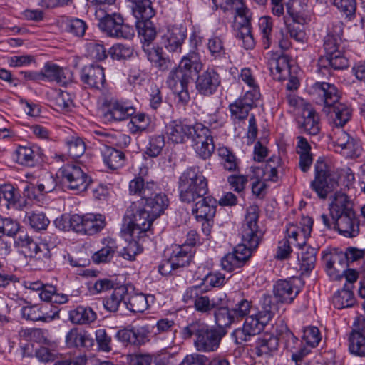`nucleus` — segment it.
Returning <instances> with one entry per match:
<instances>
[{"instance_id":"28","label":"nucleus","mask_w":365,"mask_h":365,"mask_svg":"<svg viewBox=\"0 0 365 365\" xmlns=\"http://www.w3.org/2000/svg\"><path fill=\"white\" fill-rule=\"evenodd\" d=\"M269 67L273 78L282 81L289 76L290 65L287 56L280 55L276 58H272L269 61Z\"/></svg>"},{"instance_id":"6","label":"nucleus","mask_w":365,"mask_h":365,"mask_svg":"<svg viewBox=\"0 0 365 365\" xmlns=\"http://www.w3.org/2000/svg\"><path fill=\"white\" fill-rule=\"evenodd\" d=\"M95 16L98 21L99 29L109 36L130 39L134 36L133 29L123 24V19L120 14H109L106 8H98L96 10Z\"/></svg>"},{"instance_id":"26","label":"nucleus","mask_w":365,"mask_h":365,"mask_svg":"<svg viewBox=\"0 0 365 365\" xmlns=\"http://www.w3.org/2000/svg\"><path fill=\"white\" fill-rule=\"evenodd\" d=\"M157 190L158 186L154 182H145L142 177L135 178L129 184L130 192L140 197V202L155 194Z\"/></svg>"},{"instance_id":"31","label":"nucleus","mask_w":365,"mask_h":365,"mask_svg":"<svg viewBox=\"0 0 365 365\" xmlns=\"http://www.w3.org/2000/svg\"><path fill=\"white\" fill-rule=\"evenodd\" d=\"M302 120L301 128L309 135H317L320 130L319 118L316 111L311 107H307L302 113Z\"/></svg>"},{"instance_id":"32","label":"nucleus","mask_w":365,"mask_h":365,"mask_svg":"<svg viewBox=\"0 0 365 365\" xmlns=\"http://www.w3.org/2000/svg\"><path fill=\"white\" fill-rule=\"evenodd\" d=\"M103 162L111 170H117L125 163V157L123 151L105 145L101 150Z\"/></svg>"},{"instance_id":"48","label":"nucleus","mask_w":365,"mask_h":365,"mask_svg":"<svg viewBox=\"0 0 365 365\" xmlns=\"http://www.w3.org/2000/svg\"><path fill=\"white\" fill-rule=\"evenodd\" d=\"M215 323L220 328H228L232 324L237 323L234 314H232L231 308L221 307L215 311Z\"/></svg>"},{"instance_id":"21","label":"nucleus","mask_w":365,"mask_h":365,"mask_svg":"<svg viewBox=\"0 0 365 365\" xmlns=\"http://www.w3.org/2000/svg\"><path fill=\"white\" fill-rule=\"evenodd\" d=\"M140 205L153 213L152 217H158L168 207V200L158 188L155 194L145 198Z\"/></svg>"},{"instance_id":"45","label":"nucleus","mask_w":365,"mask_h":365,"mask_svg":"<svg viewBox=\"0 0 365 365\" xmlns=\"http://www.w3.org/2000/svg\"><path fill=\"white\" fill-rule=\"evenodd\" d=\"M46 307L38 304L25 306L21 308V315L26 320L46 322L52 317L45 312Z\"/></svg>"},{"instance_id":"10","label":"nucleus","mask_w":365,"mask_h":365,"mask_svg":"<svg viewBox=\"0 0 365 365\" xmlns=\"http://www.w3.org/2000/svg\"><path fill=\"white\" fill-rule=\"evenodd\" d=\"M267 324L262 317L257 316V313L252 314L245 318L243 327L235 329L232 335L236 344H242L250 341L252 336L259 334Z\"/></svg>"},{"instance_id":"24","label":"nucleus","mask_w":365,"mask_h":365,"mask_svg":"<svg viewBox=\"0 0 365 365\" xmlns=\"http://www.w3.org/2000/svg\"><path fill=\"white\" fill-rule=\"evenodd\" d=\"M299 252H297V259L299 262L300 269L302 272L311 271L315 264L317 250L306 245L305 241L297 243Z\"/></svg>"},{"instance_id":"49","label":"nucleus","mask_w":365,"mask_h":365,"mask_svg":"<svg viewBox=\"0 0 365 365\" xmlns=\"http://www.w3.org/2000/svg\"><path fill=\"white\" fill-rule=\"evenodd\" d=\"M66 143L68 147V153L72 158H78L85 153V142L79 136H69L66 138Z\"/></svg>"},{"instance_id":"61","label":"nucleus","mask_w":365,"mask_h":365,"mask_svg":"<svg viewBox=\"0 0 365 365\" xmlns=\"http://www.w3.org/2000/svg\"><path fill=\"white\" fill-rule=\"evenodd\" d=\"M207 48L211 55L215 58H221L226 56L224 43L220 36H212L209 38Z\"/></svg>"},{"instance_id":"19","label":"nucleus","mask_w":365,"mask_h":365,"mask_svg":"<svg viewBox=\"0 0 365 365\" xmlns=\"http://www.w3.org/2000/svg\"><path fill=\"white\" fill-rule=\"evenodd\" d=\"M192 126L186 124L181 120H171L165 127V134L170 141L173 143H183L190 138Z\"/></svg>"},{"instance_id":"60","label":"nucleus","mask_w":365,"mask_h":365,"mask_svg":"<svg viewBox=\"0 0 365 365\" xmlns=\"http://www.w3.org/2000/svg\"><path fill=\"white\" fill-rule=\"evenodd\" d=\"M88 55L96 61H103L107 58V51L104 46L98 41H91L86 45Z\"/></svg>"},{"instance_id":"57","label":"nucleus","mask_w":365,"mask_h":365,"mask_svg":"<svg viewBox=\"0 0 365 365\" xmlns=\"http://www.w3.org/2000/svg\"><path fill=\"white\" fill-rule=\"evenodd\" d=\"M136 29L139 36H141L143 41L148 43H150L156 36L155 29L150 20L137 21Z\"/></svg>"},{"instance_id":"8","label":"nucleus","mask_w":365,"mask_h":365,"mask_svg":"<svg viewBox=\"0 0 365 365\" xmlns=\"http://www.w3.org/2000/svg\"><path fill=\"white\" fill-rule=\"evenodd\" d=\"M60 173L68 189L77 192L86 190L91 182V178L76 163L63 165Z\"/></svg>"},{"instance_id":"23","label":"nucleus","mask_w":365,"mask_h":365,"mask_svg":"<svg viewBox=\"0 0 365 365\" xmlns=\"http://www.w3.org/2000/svg\"><path fill=\"white\" fill-rule=\"evenodd\" d=\"M274 297L282 303H290L297 296L299 288L291 280H279L274 286Z\"/></svg>"},{"instance_id":"2","label":"nucleus","mask_w":365,"mask_h":365,"mask_svg":"<svg viewBox=\"0 0 365 365\" xmlns=\"http://www.w3.org/2000/svg\"><path fill=\"white\" fill-rule=\"evenodd\" d=\"M314 89L323 102L322 111L337 129H341L351 118V108L341 103L338 89L334 84L327 82H317Z\"/></svg>"},{"instance_id":"11","label":"nucleus","mask_w":365,"mask_h":365,"mask_svg":"<svg viewBox=\"0 0 365 365\" xmlns=\"http://www.w3.org/2000/svg\"><path fill=\"white\" fill-rule=\"evenodd\" d=\"M187 38V29L182 25L169 26L161 36V45L169 52L180 54Z\"/></svg>"},{"instance_id":"34","label":"nucleus","mask_w":365,"mask_h":365,"mask_svg":"<svg viewBox=\"0 0 365 365\" xmlns=\"http://www.w3.org/2000/svg\"><path fill=\"white\" fill-rule=\"evenodd\" d=\"M102 243L103 247L92 256L93 261L97 264L109 262L118 248L116 241L112 238H106Z\"/></svg>"},{"instance_id":"41","label":"nucleus","mask_w":365,"mask_h":365,"mask_svg":"<svg viewBox=\"0 0 365 365\" xmlns=\"http://www.w3.org/2000/svg\"><path fill=\"white\" fill-rule=\"evenodd\" d=\"M353 286L345 284L343 289L338 291L334 296L333 303L336 309H341L352 307L355 304V298L352 292Z\"/></svg>"},{"instance_id":"7","label":"nucleus","mask_w":365,"mask_h":365,"mask_svg":"<svg viewBox=\"0 0 365 365\" xmlns=\"http://www.w3.org/2000/svg\"><path fill=\"white\" fill-rule=\"evenodd\" d=\"M337 185L335 175L326 162L319 158L314 164V178L310 182L311 189L320 199L325 200Z\"/></svg>"},{"instance_id":"44","label":"nucleus","mask_w":365,"mask_h":365,"mask_svg":"<svg viewBox=\"0 0 365 365\" xmlns=\"http://www.w3.org/2000/svg\"><path fill=\"white\" fill-rule=\"evenodd\" d=\"M178 66L189 71L192 76L193 73H197L202 69V65L198 53L193 50L182 57Z\"/></svg>"},{"instance_id":"22","label":"nucleus","mask_w":365,"mask_h":365,"mask_svg":"<svg viewBox=\"0 0 365 365\" xmlns=\"http://www.w3.org/2000/svg\"><path fill=\"white\" fill-rule=\"evenodd\" d=\"M43 81H56L65 86L71 80V72L56 64L46 63L42 71Z\"/></svg>"},{"instance_id":"1","label":"nucleus","mask_w":365,"mask_h":365,"mask_svg":"<svg viewBox=\"0 0 365 365\" xmlns=\"http://www.w3.org/2000/svg\"><path fill=\"white\" fill-rule=\"evenodd\" d=\"M259 210L258 206L255 205L247 207L242 230V243L222 259L221 266L225 271L231 272L242 267L250 257L252 251L258 247L262 236L257 225Z\"/></svg>"},{"instance_id":"63","label":"nucleus","mask_w":365,"mask_h":365,"mask_svg":"<svg viewBox=\"0 0 365 365\" xmlns=\"http://www.w3.org/2000/svg\"><path fill=\"white\" fill-rule=\"evenodd\" d=\"M66 30L77 37H82L87 29L86 22L80 19H71L65 22Z\"/></svg>"},{"instance_id":"25","label":"nucleus","mask_w":365,"mask_h":365,"mask_svg":"<svg viewBox=\"0 0 365 365\" xmlns=\"http://www.w3.org/2000/svg\"><path fill=\"white\" fill-rule=\"evenodd\" d=\"M349 66V61L342 51L334 54L321 56L318 60L319 70H343Z\"/></svg>"},{"instance_id":"20","label":"nucleus","mask_w":365,"mask_h":365,"mask_svg":"<svg viewBox=\"0 0 365 365\" xmlns=\"http://www.w3.org/2000/svg\"><path fill=\"white\" fill-rule=\"evenodd\" d=\"M325 260L328 275L334 280L341 279L349 266L343 252L327 255Z\"/></svg>"},{"instance_id":"12","label":"nucleus","mask_w":365,"mask_h":365,"mask_svg":"<svg viewBox=\"0 0 365 365\" xmlns=\"http://www.w3.org/2000/svg\"><path fill=\"white\" fill-rule=\"evenodd\" d=\"M333 138L339 153L346 158H355L361 155V147L359 141L342 129H336Z\"/></svg>"},{"instance_id":"35","label":"nucleus","mask_w":365,"mask_h":365,"mask_svg":"<svg viewBox=\"0 0 365 365\" xmlns=\"http://www.w3.org/2000/svg\"><path fill=\"white\" fill-rule=\"evenodd\" d=\"M297 140L296 151L299 155V165L301 170L306 173L313 162L312 155L310 153L311 147L304 138L300 136Z\"/></svg>"},{"instance_id":"30","label":"nucleus","mask_w":365,"mask_h":365,"mask_svg":"<svg viewBox=\"0 0 365 365\" xmlns=\"http://www.w3.org/2000/svg\"><path fill=\"white\" fill-rule=\"evenodd\" d=\"M192 78V76L190 75L189 71H185L178 66L170 71L166 83L171 90H178L180 88L188 87Z\"/></svg>"},{"instance_id":"59","label":"nucleus","mask_w":365,"mask_h":365,"mask_svg":"<svg viewBox=\"0 0 365 365\" xmlns=\"http://www.w3.org/2000/svg\"><path fill=\"white\" fill-rule=\"evenodd\" d=\"M26 221L29 225L36 230L46 229L49 225V220L43 212H29L26 215Z\"/></svg>"},{"instance_id":"56","label":"nucleus","mask_w":365,"mask_h":365,"mask_svg":"<svg viewBox=\"0 0 365 365\" xmlns=\"http://www.w3.org/2000/svg\"><path fill=\"white\" fill-rule=\"evenodd\" d=\"M16 160L22 165L34 166L36 163L34 150L29 147L19 146L16 150Z\"/></svg>"},{"instance_id":"58","label":"nucleus","mask_w":365,"mask_h":365,"mask_svg":"<svg viewBox=\"0 0 365 365\" xmlns=\"http://www.w3.org/2000/svg\"><path fill=\"white\" fill-rule=\"evenodd\" d=\"M53 104L57 110L68 112L73 106V100L70 93L67 91H58L54 98Z\"/></svg>"},{"instance_id":"36","label":"nucleus","mask_w":365,"mask_h":365,"mask_svg":"<svg viewBox=\"0 0 365 365\" xmlns=\"http://www.w3.org/2000/svg\"><path fill=\"white\" fill-rule=\"evenodd\" d=\"M128 289L125 286H119L113 289L112 293L103 298L104 308L110 312H116L124 299Z\"/></svg>"},{"instance_id":"27","label":"nucleus","mask_w":365,"mask_h":365,"mask_svg":"<svg viewBox=\"0 0 365 365\" xmlns=\"http://www.w3.org/2000/svg\"><path fill=\"white\" fill-rule=\"evenodd\" d=\"M195 202L192 213L197 219L210 220L216 211V200L210 196H204Z\"/></svg>"},{"instance_id":"42","label":"nucleus","mask_w":365,"mask_h":365,"mask_svg":"<svg viewBox=\"0 0 365 365\" xmlns=\"http://www.w3.org/2000/svg\"><path fill=\"white\" fill-rule=\"evenodd\" d=\"M193 253L194 252L190 246L186 245L176 246L170 258L177 268L184 267L191 262Z\"/></svg>"},{"instance_id":"5","label":"nucleus","mask_w":365,"mask_h":365,"mask_svg":"<svg viewBox=\"0 0 365 365\" xmlns=\"http://www.w3.org/2000/svg\"><path fill=\"white\" fill-rule=\"evenodd\" d=\"M153 213L145 207L138 206L135 202L127 209L123 230L132 237H141L150 228L157 217H152Z\"/></svg>"},{"instance_id":"3","label":"nucleus","mask_w":365,"mask_h":365,"mask_svg":"<svg viewBox=\"0 0 365 365\" xmlns=\"http://www.w3.org/2000/svg\"><path fill=\"white\" fill-rule=\"evenodd\" d=\"M330 215L336 219V229L346 237H356L359 232V221L354 204L344 193L336 192L329 205Z\"/></svg>"},{"instance_id":"18","label":"nucleus","mask_w":365,"mask_h":365,"mask_svg":"<svg viewBox=\"0 0 365 365\" xmlns=\"http://www.w3.org/2000/svg\"><path fill=\"white\" fill-rule=\"evenodd\" d=\"M225 331L221 333L215 329L207 328L198 340H193V345L197 351L200 352H210L215 351L220 344Z\"/></svg>"},{"instance_id":"37","label":"nucleus","mask_w":365,"mask_h":365,"mask_svg":"<svg viewBox=\"0 0 365 365\" xmlns=\"http://www.w3.org/2000/svg\"><path fill=\"white\" fill-rule=\"evenodd\" d=\"M133 4V13L137 21L150 20L155 15L150 0H128Z\"/></svg>"},{"instance_id":"43","label":"nucleus","mask_w":365,"mask_h":365,"mask_svg":"<svg viewBox=\"0 0 365 365\" xmlns=\"http://www.w3.org/2000/svg\"><path fill=\"white\" fill-rule=\"evenodd\" d=\"M208 327L209 325L205 322L200 319H195L184 327L180 334L183 339L187 340L194 337V340H198L202 334L205 333V330H207Z\"/></svg>"},{"instance_id":"55","label":"nucleus","mask_w":365,"mask_h":365,"mask_svg":"<svg viewBox=\"0 0 365 365\" xmlns=\"http://www.w3.org/2000/svg\"><path fill=\"white\" fill-rule=\"evenodd\" d=\"M190 138H192V145L202 143V142L213 139L211 131L202 123H196L192 126Z\"/></svg>"},{"instance_id":"29","label":"nucleus","mask_w":365,"mask_h":365,"mask_svg":"<svg viewBox=\"0 0 365 365\" xmlns=\"http://www.w3.org/2000/svg\"><path fill=\"white\" fill-rule=\"evenodd\" d=\"M66 343L68 347L88 348L93 345V339L87 331L73 328L66 336Z\"/></svg>"},{"instance_id":"33","label":"nucleus","mask_w":365,"mask_h":365,"mask_svg":"<svg viewBox=\"0 0 365 365\" xmlns=\"http://www.w3.org/2000/svg\"><path fill=\"white\" fill-rule=\"evenodd\" d=\"M277 334L284 343V348L291 351L292 354L295 352H300L302 349H307L302 346V341L293 334L287 325L282 324L277 330Z\"/></svg>"},{"instance_id":"54","label":"nucleus","mask_w":365,"mask_h":365,"mask_svg":"<svg viewBox=\"0 0 365 365\" xmlns=\"http://www.w3.org/2000/svg\"><path fill=\"white\" fill-rule=\"evenodd\" d=\"M217 153L223 168L228 171H235L237 168V162L235 155L226 147L217 149Z\"/></svg>"},{"instance_id":"53","label":"nucleus","mask_w":365,"mask_h":365,"mask_svg":"<svg viewBox=\"0 0 365 365\" xmlns=\"http://www.w3.org/2000/svg\"><path fill=\"white\" fill-rule=\"evenodd\" d=\"M252 309V302L247 299H240L232 307V314H234L237 322L242 321L245 317H248Z\"/></svg>"},{"instance_id":"39","label":"nucleus","mask_w":365,"mask_h":365,"mask_svg":"<svg viewBox=\"0 0 365 365\" xmlns=\"http://www.w3.org/2000/svg\"><path fill=\"white\" fill-rule=\"evenodd\" d=\"M304 19L297 14H294L289 9L287 10V15L284 17V22L290 36L297 41H301L304 37V33L299 26L295 27L294 24H302Z\"/></svg>"},{"instance_id":"62","label":"nucleus","mask_w":365,"mask_h":365,"mask_svg":"<svg viewBox=\"0 0 365 365\" xmlns=\"http://www.w3.org/2000/svg\"><path fill=\"white\" fill-rule=\"evenodd\" d=\"M126 247H125L122 251L120 252V255L124 259L128 260H134L137 255L143 252V247L140 245L135 239H140V237H132Z\"/></svg>"},{"instance_id":"16","label":"nucleus","mask_w":365,"mask_h":365,"mask_svg":"<svg viewBox=\"0 0 365 365\" xmlns=\"http://www.w3.org/2000/svg\"><path fill=\"white\" fill-rule=\"evenodd\" d=\"M103 105L106 109L104 115L108 120H124L135 113L133 107L128 106L116 99L106 100Z\"/></svg>"},{"instance_id":"40","label":"nucleus","mask_w":365,"mask_h":365,"mask_svg":"<svg viewBox=\"0 0 365 365\" xmlns=\"http://www.w3.org/2000/svg\"><path fill=\"white\" fill-rule=\"evenodd\" d=\"M96 319V312L90 307L78 306L69 312V319L73 324H85Z\"/></svg>"},{"instance_id":"52","label":"nucleus","mask_w":365,"mask_h":365,"mask_svg":"<svg viewBox=\"0 0 365 365\" xmlns=\"http://www.w3.org/2000/svg\"><path fill=\"white\" fill-rule=\"evenodd\" d=\"M130 117L131 119L128 125L130 133L133 134L141 133L148 128L150 119L146 114L138 113Z\"/></svg>"},{"instance_id":"4","label":"nucleus","mask_w":365,"mask_h":365,"mask_svg":"<svg viewBox=\"0 0 365 365\" xmlns=\"http://www.w3.org/2000/svg\"><path fill=\"white\" fill-rule=\"evenodd\" d=\"M178 190L182 202H195L207 193V180L198 168L190 167L180 176Z\"/></svg>"},{"instance_id":"50","label":"nucleus","mask_w":365,"mask_h":365,"mask_svg":"<svg viewBox=\"0 0 365 365\" xmlns=\"http://www.w3.org/2000/svg\"><path fill=\"white\" fill-rule=\"evenodd\" d=\"M85 235H93L101 230L105 226V221L101 215L86 214Z\"/></svg>"},{"instance_id":"17","label":"nucleus","mask_w":365,"mask_h":365,"mask_svg":"<svg viewBox=\"0 0 365 365\" xmlns=\"http://www.w3.org/2000/svg\"><path fill=\"white\" fill-rule=\"evenodd\" d=\"M221 83L219 74L213 69H207L198 76L196 89L203 96L215 93Z\"/></svg>"},{"instance_id":"46","label":"nucleus","mask_w":365,"mask_h":365,"mask_svg":"<svg viewBox=\"0 0 365 365\" xmlns=\"http://www.w3.org/2000/svg\"><path fill=\"white\" fill-rule=\"evenodd\" d=\"M277 311V304L273 302L272 296L264 294L260 299V309L257 312V316L262 317L264 321L269 323Z\"/></svg>"},{"instance_id":"13","label":"nucleus","mask_w":365,"mask_h":365,"mask_svg":"<svg viewBox=\"0 0 365 365\" xmlns=\"http://www.w3.org/2000/svg\"><path fill=\"white\" fill-rule=\"evenodd\" d=\"M247 10L242 7L236 8L235 26L237 28V37L243 42L246 49L254 47L255 41L251 34V24L247 16Z\"/></svg>"},{"instance_id":"14","label":"nucleus","mask_w":365,"mask_h":365,"mask_svg":"<svg viewBox=\"0 0 365 365\" xmlns=\"http://www.w3.org/2000/svg\"><path fill=\"white\" fill-rule=\"evenodd\" d=\"M81 80L87 87L101 90L106 83L104 68L93 63L85 66L81 71Z\"/></svg>"},{"instance_id":"64","label":"nucleus","mask_w":365,"mask_h":365,"mask_svg":"<svg viewBox=\"0 0 365 365\" xmlns=\"http://www.w3.org/2000/svg\"><path fill=\"white\" fill-rule=\"evenodd\" d=\"M303 340L311 347L317 346L322 339V336L317 327L309 326L303 330Z\"/></svg>"},{"instance_id":"9","label":"nucleus","mask_w":365,"mask_h":365,"mask_svg":"<svg viewBox=\"0 0 365 365\" xmlns=\"http://www.w3.org/2000/svg\"><path fill=\"white\" fill-rule=\"evenodd\" d=\"M15 244L22 249V252L29 257L36 258L43 262L51 257V251L46 243H37L26 233L21 232L15 240Z\"/></svg>"},{"instance_id":"47","label":"nucleus","mask_w":365,"mask_h":365,"mask_svg":"<svg viewBox=\"0 0 365 365\" xmlns=\"http://www.w3.org/2000/svg\"><path fill=\"white\" fill-rule=\"evenodd\" d=\"M272 26L273 23L271 17L264 16L259 18V27L262 36V45L265 49H267L270 47L272 41Z\"/></svg>"},{"instance_id":"38","label":"nucleus","mask_w":365,"mask_h":365,"mask_svg":"<svg viewBox=\"0 0 365 365\" xmlns=\"http://www.w3.org/2000/svg\"><path fill=\"white\" fill-rule=\"evenodd\" d=\"M153 299L154 297L152 295L136 293L130 295L128 300L125 302V304L127 309L130 312L142 313L148 308L150 299L153 302Z\"/></svg>"},{"instance_id":"51","label":"nucleus","mask_w":365,"mask_h":365,"mask_svg":"<svg viewBox=\"0 0 365 365\" xmlns=\"http://www.w3.org/2000/svg\"><path fill=\"white\" fill-rule=\"evenodd\" d=\"M279 336L265 335L259 343V355H272L278 349Z\"/></svg>"},{"instance_id":"15","label":"nucleus","mask_w":365,"mask_h":365,"mask_svg":"<svg viewBox=\"0 0 365 365\" xmlns=\"http://www.w3.org/2000/svg\"><path fill=\"white\" fill-rule=\"evenodd\" d=\"M349 341V349L351 354L365 356V319L358 318L354 322Z\"/></svg>"}]
</instances>
